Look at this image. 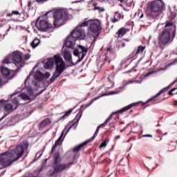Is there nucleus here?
Instances as JSON below:
<instances>
[{
	"label": "nucleus",
	"mask_w": 177,
	"mask_h": 177,
	"mask_svg": "<svg viewBox=\"0 0 177 177\" xmlns=\"http://www.w3.org/2000/svg\"><path fill=\"white\" fill-rule=\"evenodd\" d=\"M28 8H30V6H31V1H28Z\"/></svg>",
	"instance_id": "obj_60"
},
{
	"label": "nucleus",
	"mask_w": 177,
	"mask_h": 177,
	"mask_svg": "<svg viewBox=\"0 0 177 177\" xmlns=\"http://www.w3.org/2000/svg\"><path fill=\"white\" fill-rule=\"evenodd\" d=\"M6 115H3L1 118H0V121H2V120H3V118H5Z\"/></svg>",
	"instance_id": "obj_61"
},
{
	"label": "nucleus",
	"mask_w": 177,
	"mask_h": 177,
	"mask_svg": "<svg viewBox=\"0 0 177 177\" xmlns=\"http://www.w3.org/2000/svg\"><path fill=\"white\" fill-rule=\"evenodd\" d=\"M64 59L66 62H71V54L70 53V52L67 50H65L64 52Z\"/></svg>",
	"instance_id": "obj_28"
},
{
	"label": "nucleus",
	"mask_w": 177,
	"mask_h": 177,
	"mask_svg": "<svg viewBox=\"0 0 177 177\" xmlns=\"http://www.w3.org/2000/svg\"><path fill=\"white\" fill-rule=\"evenodd\" d=\"M109 138H106L105 140L102 142L99 147L100 149H103L104 147H106L107 145L109 144Z\"/></svg>",
	"instance_id": "obj_33"
},
{
	"label": "nucleus",
	"mask_w": 177,
	"mask_h": 177,
	"mask_svg": "<svg viewBox=\"0 0 177 177\" xmlns=\"http://www.w3.org/2000/svg\"><path fill=\"white\" fill-rule=\"evenodd\" d=\"M82 116V113H78L76 115V118L69 122L64 128V131H66V135H67V133H68V132H70V129H77V127H78V122H80V120H81V117Z\"/></svg>",
	"instance_id": "obj_9"
},
{
	"label": "nucleus",
	"mask_w": 177,
	"mask_h": 177,
	"mask_svg": "<svg viewBox=\"0 0 177 177\" xmlns=\"http://www.w3.org/2000/svg\"><path fill=\"white\" fill-rule=\"evenodd\" d=\"M87 53H88V49H86V48L81 45L78 46V48H75L73 50L74 56H77V57H78V59L77 60L75 64L71 62L72 66H75L77 63H80V62H82V59H84V57H85V55H86Z\"/></svg>",
	"instance_id": "obj_8"
},
{
	"label": "nucleus",
	"mask_w": 177,
	"mask_h": 177,
	"mask_svg": "<svg viewBox=\"0 0 177 177\" xmlns=\"http://www.w3.org/2000/svg\"><path fill=\"white\" fill-rule=\"evenodd\" d=\"M44 78H49L50 77V73L49 72H46L44 75H43Z\"/></svg>",
	"instance_id": "obj_41"
},
{
	"label": "nucleus",
	"mask_w": 177,
	"mask_h": 177,
	"mask_svg": "<svg viewBox=\"0 0 177 177\" xmlns=\"http://www.w3.org/2000/svg\"><path fill=\"white\" fill-rule=\"evenodd\" d=\"M100 129V127L98 126L96 129V131H95L93 136L89 139V142H92V140H93V139H95V138H96V136H97V133H99Z\"/></svg>",
	"instance_id": "obj_36"
},
{
	"label": "nucleus",
	"mask_w": 177,
	"mask_h": 177,
	"mask_svg": "<svg viewBox=\"0 0 177 177\" xmlns=\"http://www.w3.org/2000/svg\"><path fill=\"white\" fill-rule=\"evenodd\" d=\"M97 99H99V97L92 99V100H91L89 104L91 105L92 103H93V102H95V100H97Z\"/></svg>",
	"instance_id": "obj_46"
},
{
	"label": "nucleus",
	"mask_w": 177,
	"mask_h": 177,
	"mask_svg": "<svg viewBox=\"0 0 177 177\" xmlns=\"http://www.w3.org/2000/svg\"><path fill=\"white\" fill-rule=\"evenodd\" d=\"M20 97H14L12 101V106H14V108L15 109H17V107H19V106L20 105V104H19V99Z\"/></svg>",
	"instance_id": "obj_30"
},
{
	"label": "nucleus",
	"mask_w": 177,
	"mask_h": 177,
	"mask_svg": "<svg viewBox=\"0 0 177 177\" xmlns=\"http://www.w3.org/2000/svg\"><path fill=\"white\" fill-rule=\"evenodd\" d=\"M31 57V55L28 53L25 54L24 57V59L27 61L28 60V59H30Z\"/></svg>",
	"instance_id": "obj_39"
},
{
	"label": "nucleus",
	"mask_w": 177,
	"mask_h": 177,
	"mask_svg": "<svg viewBox=\"0 0 177 177\" xmlns=\"http://www.w3.org/2000/svg\"><path fill=\"white\" fill-rule=\"evenodd\" d=\"M36 27L39 31H48V30L53 28L52 24L46 20L41 19V18H39L36 21Z\"/></svg>",
	"instance_id": "obj_10"
},
{
	"label": "nucleus",
	"mask_w": 177,
	"mask_h": 177,
	"mask_svg": "<svg viewBox=\"0 0 177 177\" xmlns=\"http://www.w3.org/2000/svg\"><path fill=\"white\" fill-rule=\"evenodd\" d=\"M145 49H146V46H140L138 47V49L136 51V53L137 55H139V53H143Z\"/></svg>",
	"instance_id": "obj_31"
},
{
	"label": "nucleus",
	"mask_w": 177,
	"mask_h": 177,
	"mask_svg": "<svg viewBox=\"0 0 177 177\" xmlns=\"http://www.w3.org/2000/svg\"><path fill=\"white\" fill-rule=\"evenodd\" d=\"M48 15H52L54 19L53 24L55 28L64 26V24L68 20V11L66 9H57L54 11H50L46 13Z\"/></svg>",
	"instance_id": "obj_4"
},
{
	"label": "nucleus",
	"mask_w": 177,
	"mask_h": 177,
	"mask_svg": "<svg viewBox=\"0 0 177 177\" xmlns=\"http://www.w3.org/2000/svg\"><path fill=\"white\" fill-rule=\"evenodd\" d=\"M127 46V44L125 43L122 44V48H125Z\"/></svg>",
	"instance_id": "obj_56"
},
{
	"label": "nucleus",
	"mask_w": 177,
	"mask_h": 177,
	"mask_svg": "<svg viewBox=\"0 0 177 177\" xmlns=\"http://www.w3.org/2000/svg\"><path fill=\"white\" fill-rule=\"evenodd\" d=\"M74 109H71L68 111L64 112V114L59 118V121H64L66 118H68L71 113H73Z\"/></svg>",
	"instance_id": "obj_26"
},
{
	"label": "nucleus",
	"mask_w": 177,
	"mask_h": 177,
	"mask_svg": "<svg viewBox=\"0 0 177 177\" xmlns=\"http://www.w3.org/2000/svg\"><path fill=\"white\" fill-rule=\"evenodd\" d=\"M169 88H165L163 89H162L159 93H158L156 95H154L153 97H151V99H150L149 100H148V102H150V100H154V99H156V97H158V96H160V95H161L162 93H164V92H167L168 91Z\"/></svg>",
	"instance_id": "obj_29"
},
{
	"label": "nucleus",
	"mask_w": 177,
	"mask_h": 177,
	"mask_svg": "<svg viewBox=\"0 0 177 177\" xmlns=\"http://www.w3.org/2000/svg\"><path fill=\"white\" fill-rule=\"evenodd\" d=\"M75 158H73V160L69 162L60 163L62 161V158H60V153L59 152H55L54 153L53 162V171L48 174V176L57 177V174L59 172H63V171H66V169H70V168H71V165H74V164H75L74 162Z\"/></svg>",
	"instance_id": "obj_3"
},
{
	"label": "nucleus",
	"mask_w": 177,
	"mask_h": 177,
	"mask_svg": "<svg viewBox=\"0 0 177 177\" xmlns=\"http://www.w3.org/2000/svg\"><path fill=\"white\" fill-rule=\"evenodd\" d=\"M84 34H85V30L84 29H81V27L77 26L73 30L70 37L73 39H75H75H78V38H81V37H82V35H84Z\"/></svg>",
	"instance_id": "obj_13"
},
{
	"label": "nucleus",
	"mask_w": 177,
	"mask_h": 177,
	"mask_svg": "<svg viewBox=\"0 0 177 177\" xmlns=\"http://www.w3.org/2000/svg\"><path fill=\"white\" fill-rule=\"evenodd\" d=\"M36 80L37 81H43V80H44V75L42 74L41 75L37 76L36 77Z\"/></svg>",
	"instance_id": "obj_40"
},
{
	"label": "nucleus",
	"mask_w": 177,
	"mask_h": 177,
	"mask_svg": "<svg viewBox=\"0 0 177 177\" xmlns=\"http://www.w3.org/2000/svg\"><path fill=\"white\" fill-rule=\"evenodd\" d=\"M54 59L56 66L53 75L50 79V82H55L56 78H59V77L62 75V73L64 72V70L67 68V67H66V62H64L63 58H62L59 55H54Z\"/></svg>",
	"instance_id": "obj_7"
},
{
	"label": "nucleus",
	"mask_w": 177,
	"mask_h": 177,
	"mask_svg": "<svg viewBox=\"0 0 177 177\" xmlns=\"http://www.w3.org/2000/svg\"><path fill=\"white\" fill-rule=\"evenodd\" d=\"M46 1V0H36V1L37 2H44V1Z\"/></svg>",
	"instance_id": "obj_59"
},
{
	"label": "nucleus",
	"mask_w": 177,
	"mask_h": 177,
	"mask_svg": "<svg viewBox=\"0 0 177 177\" xmlns=\"http://www.w3.org/2000/svg\"><path fill=\"white\" fill-rule=\"evenodd\" d=\"M2 107H3L4 111H6V113L3 115H6L5 117H6V115H9L10 113H13L14 110H16V109L14 108L13 104L10 103L2 102Z\"/></svg>",
	"instance_id": "obj_15"
},
{
	"label": "nucleus",
	"mask_w": 177,
	"mask_h": 177,
	"mask_svg": "<svg viewBox=\"0 0 177 177\" xmlns=\"http://www.w3.org/2000/svg\"><path fill=\"white\" fill-rule=\"evenodd\" d=\"M15 154L17 157H15V155L10 151L0 153V163L3 165L4 168L10 167L13 162H15V161L19 160V158L23 157V155L24 154V147H23V145L17 146Z\"/></svg>",
	"instance_id": "obj_2"
},
{
	"label": "nucleus",
	"mask_w": 177,
	"mask_h": 177,
	"mask_svg": "<svg viewBox=\"0 0 177 177\" xmlns=\"http://www.w3.org/2000/svg\"><path fill=\"white\" fill-rule=\"evenodd\" d=\"M129 84H132V81L129 80L127 82L125 83V85H129Z\"/></svg>",
	"instance_id": "obj_52"
},
{
	"label": "nucleus",
	"mask_w": 177,
	"mask_h": 177,
	"mask_svg": "<svg viewBox=\"0 0 177 177\" xmlns=\"http://www.w3.org/2000/svg\"><path fill=\"white\" fill-rule=\"evenodd\" d=\"M120 138H121V136H117L115 138V140H118V139H120Z\"/></svg>",
	"instance_id": "obj_55"
},
{
	"label": "nucleus",
	"mask_w": 177,
	"mask_h": 177,
	"mask_svg": "<svg viewBox=\"0 0 177 177\" xmlns=\"http://www.w3.org/2000/svg\"><path fill=\"white\" fill-rule=\"evenodd\" d=\"M151 74H154V71H150L148 73L145 74V77H149V75H151Z\"/></svg>",
	"instance_id": "obj_42"
},
{
	"label": "nucleus",
	"mask_w": 177,
	"mask_h": 177,
	"mask_svg": "<svg viewBox=\"0 0 177 177\" xmlns=\"http://www.w3.org/2000/svg\"><path fill=\"white\" fill-rule=\"evenodd\" d=\"M176 104H177V100H175L174 101V106H176Z\"/></svg>",
	"instance_id": "obj_64"
},
{
	"label": "nucleus",
	"mask_w": 177,
	"mask_h": 177,
	"mask_svg": "<svg viewBox=\"0 0 177 177\" xmlns=\"http://www.w3.org/2000/svg\"><path fill=\"white\" fill-rule=\"evenodd\" d=\"M50 125V119L49 118H45L42 120V122H40L39 125V129L41 131V129H44L45 127Z\"/></svg>",
	"instance_id": "obj_23"
},
{
	"label": "nucleus",
	"mask_w": 177,
	"mask_h": 177,
	"mask_svg": "<svg viewBox=\"0 0 177 177\" xmlns=\"http://www.w3.org/2000/svg\"><path fill=\"white\" fill-rule=\"evenodd\" d=\"M164 1L162 0H156L149 3L147 10V16L148 19L153 20V19L156 17V15L154 13L161 12V10L164 9Z\"/></svg>",
	"instance_id": "obj_6"
},
{
	"label": "nucleus",
	"mask_w": 177,
	"mask_h": 177,
	"mask_svg": "<svg viewBox=\"0 0 177 177\" xmlns=\"http://www.w3.org/2000/svg\"><path fill=\"white\" fill-rule=\"evenodd\" d=\"M115 93H118V92H112L111 95H115Z\"/></svg>",
	"instance_id": "obj_62"
},
{
	"label": "nucleus",
	"mask_w": 177,
	"mask_h": 177,
	"mask_svg": "<svg viewBox=\"0 0 177 177\" xmlns=\"http://www.w3.org/2000/svg\"><path fill=\"white\" fill-rule=\"evenodd\" d=\"M136 55H138L136 53V51H133L127 57V60H131V59H133L135 57V56H136Z\"/></svg>",
	"instance_id": "obj_37"
},
{
	"label": "nucleus",
	"mask_w": 177,
	"mask_h": 177,
	"mask_svg": "<svg viewBox=\"0 0 177 177\" xmlns=\"http://www.w3.org/2000/svg\"><path fill=\"white\" fill-rule=\"evenodd\" d=\"M7 17H12L13 16V12H10L6 15Z\"/></svg>",
	"instance_id": "obj_50"
},
{
	"label": "nucleus",
	"mask_w": 177,
	"mask_h": 177,
	"mask_svg": "<svg viewBox=\"0 0 177 177\" xmlns=\"http://www.w3.org/2000/svg\"><path fill=\"white\" fill-rule=\"evenodd\" d=\"M89 24V21H84L83 23L80 24L77 26V27H80L81 30H84L83 27H88V25Z\"/></svg>",
	"instance_id": "obj_35"
},
{
	"label": "nucleus",
	"mask_w": 177,
	"mask_h": 177,
	"mask_svg": "<svg viewBox=\"0 0 177 177\" xmlns=\"http://www.w3.org/2000/svg\"><path fill=\"white\" fill-rule=\"evenodd\" d=\"M63 132L62 135L59 137V138L55 141V145L52 147L50 154H53L55 153V150H56V147L59 145H62V139H63Z\"/></svg>",
	"instance_id": "obj_21"
},
{
	"label": "nucleus",
	"mask_w": 177,
	"mask_h": 177,
	"mask_svg": "<svg viewBox=\"0 0 177 177\" xmlns=\"http://www.w3.org/2000/svg\"><path fill=\"white\" fill-rule=\"evenodd\" d=\"M2 86V80L0 79V86Z\"/></svg>",
	"instance_id": "obj_63"
},
{
	"label": "nucleus",
	"mask_w": 177,
	"mask_h": 177,
	"mask_svg": "<svg viewBox=\"0 0 177 177\" xmlns=\"http://www.w3.org/2000/svg\"><path fill=\"white\" fill-rule=\"evenodd\" d=\"M31 84H32V85H33V86H37V81L32 80L31 82Z\"/></svg>",
	"instance_id": "obj_48"
},
{
	"label": "nucleus",
	"mask_w": 177,
	"mask_h": 177,
	"mask_svg": "<svg viewBox=\"0 0 177 177\" xmlns=\"http://www.w3.org/2000/svg\"><path fill=\"white\" fill-rule=\"evenodd\" d=\"M124 19V15L122 13H120L118 12H115L113 15V19H111L112 23H117L120 21V20Z\"/></svg>",
	"instance_id": "obj_20"
},
{
	"label": "nucleus",
	"mask_w": 177,
	"mask_h": 177,
	"mask_svg": "<svg viewBox=\"0 0 177 177\" xmlns=\"http://www.w3.org/2000/svg\"><path fill=\"white\" fill-rule=\"evenodd\" d=\"M89 30L91 31L90 38L93 39L89 48L91 50L93 49L95 42H96V40L99 38V35H100V32L102 31V21L99 19H89Z\"/></svg>",
	"instance_id": "obj_5"
},
{
	"label": "nucleus",
	"mask_w": 177,
	"mask_h": 177,
	"mask_svg": "<svg viewBox=\"0 0 177 177\" xmlns=\"http://www.w3.org/2000/svg\"><path fill=\"white\" fill-rule=\"evenodd\" d=\"M109 126L111 129V128H114V122L109 123Z\"/></svg>",
	"instance_id": "obj_49"
},
{
	"label": "nucleus",
	"mask_w": 177,
	"mask_h": 177,
	"mask_svg": "<svg viewBox=\"0 0 177 177\" xmlns=\"http://www.w3.org/2000/svg\"><path fill=\"white\" fill-rule=\"evenodd\" d=\"M14 26L15 25L13 24H10V28L7 30V31H9L10 28H12V30H15Z\"/></svg>",
	"instance_id": "obj_47"
},
{
	"label": "nucleus",
	"mask_w": 177,
	"mask_h": 177,
	"mask_svg": "<svg viewBox=\"0 0 177 177\" xmlns=\"http://www.w3.org/2000/svg\"><path fill=\"white\" fill-rule=\"evenodd\" d=\"M18 97H21V99H23V100H30V97L24 93H22L19 95H18Z\"/></svg>",
	"instance_id": "obj_32"
},
{
	"label": "nucleus",
	"mask_w": 177,
	"mask_h": 177,
	"mask_svg": "<svg viewBox=\"0 0 177 177\" xmlns=\"http://www.w3.org/2000/svg\"><path fill=\"white\" fill-rule=\"evenodd\" d=\"M137 104H138L137 103L130 104L128 106H124L122 109L118 111L117 112L112 113L111 115L106 120V121L104 123L100 124L98 127L104 128V127L107 125L109 121H110V119L111 118V117H113V114H117V113H124V111H128V110H131V108L133 107V106H136Z\"/></svg>",
	"instance_id": "obj_12"
},
{
	"label": "nucleus",
	"mask_w": 177,
	"mask_h": 177,
	"mask_svg": "<svg viewBox=\"0 0 177 177\" xmlns=\"http://www.w3.org/2000/svg\"><path fill=\"white\" fill-rule=\"evenodd\" d=\"M89 143V140H87L84 142L77 145V147L73 148L74 153H78L81 149H85L86 147V145Z\"/></svg>",
	"instance_id": "obj_22"
},
{
	"label": "nucleus",
	"mask_w": 177,
	"mask_h": 177,
	"mask_svg": "<svg viewBox=\"0 0 177 177\" xmlns=\"http://www.w3.org/2000/svg\"><path fill=\"white\" fill-rule=\"evenodd\" d=\"M108 80L110 84V86L109 88H113V86H114V78L111 76H109Z\"/></svg>",
	"instance_id": "obj_34"
},
{
	"label": "nucleus",
	"mask_w": 177,
	"mask_h": 177,
	"mask_svg": "<svg viewBox=\"0 0 177 177\" xmlns=\"http://www.w3.org/2000/svg\"><path fill=\"white\" fill-rule=\"evenodd\" d=\"M143 138H153V136L151 134H144L142 135Z\"/></svg>",
	"instance_id": "obj_45"
},
{
	"label": "nucleus",
	"mask_w": 177,
	"mask_h": 177,
	"mask_svg": "<svg viewBox=\"0 0 177 177\" xmlns=\"http://www.w3.org/2000/svg\"><path fill=\"white\" fill-rule=\"evenodd\" d=\"M102 164H105V165H109V164H110V159L109 158H106L104 160H102Z\"/></svg>",
	"instance_id": "obj_38"
},
{
	"label": "nucleus",
	"mask_w": 177,
	"mask_h": 177,
	"mask_svg": "<svg viewBox=\"0 0 177 177\" xmlns=\"http://www.w3.org/2000/svg\"><path fill=\"white\" fill-rule=\"evenodd\" d=\"M12 12V15H15V16H19L21 15L20 12L17 10H13Z\"/></svg>",
	"instance_id": "obj_43"
},
{
	"label": "nucleus",
	"mask_w": 177,
	"mask_h": 177,
	"mask_svg": "<svg viewBox=\"0 0 177 177\" xmlns=\"http://www.w3.org/2000/svg\"><path fill=\"white\" fill-rule=\"evenodd\" d=\"M12 62L15 66H19L17 70H20L21 68L24 66V62H23V53L20 52L13 53Z\"/></svg>",
	"instance_id": "obj_11"
},
{
	"label": "nucleus",
	"mask_w": 177,
	"mask_h": 177,
	"mask_svg": "<svg viewBox=\"0 0 177 177\" xmlns=\"http://www.w3.org/2000/svg\"><path fill=\"white\" fill-rule=\"evenodd\" d=\"M75 42V40L69 36L66 38L65 41V46H66V48H73Z\"/></svg>",
	"instance_id": "obj_24"
},
{
	"label": "nucleus",
	"mask_w": 177,
	"mask_h": 177,
	"mask_svg": "<svg viewBox=\"0 0 177 177\" xmlns=\"http://www.w3.org/2000/svg\"><path fill=\"white\" fill-rule=\"evenodd\" d=\"M175 37H176V26L174 24V22L168 21L159 33L158 40L153 39V44L155 48H159V49L163 50L166 46L172 44Z\"/></svg>",
	"instance_id": "obj_1"
},
{
	"label": "nucleus",
	"mask_w": 177,
	"mask_h": 177,
	"mask_svg": "<svg viewBox=\"0 0 177 177\" xmlns=\"http://www.w3.org/2000/svg\"><path fill=\"white\" fill-rule=\"evenodd\" d=\"M143 16H145V15L143 13H142L140 15V19H143Z\"/></svg>",
	"instance_id": "obj_57"
},
{
	"label": "nucleus",
	"mask_w": 177,
	"mask_h": 177,
	"mask_svg": "<svg viewBox=\"0 0 177 177\" xmlns=\"http://www.w3.org/2000/svg\"><path fill=\"white\" fill-rule=\"evenodd\" d=\"M129 28L122 27L118 30L116 35H118V38H122V37H124L127 32H129Z\"/></svg>",
	"instance_id": "obj_19"
},
{
	"label": "nucleus",
	"mask_w": 177,
	"mask_h": 177,
	"mask_svg": "<svg viewBox=\"0 0 177 177\" xmlns=\"http://www.w3.org/2000/svg\"><path fill=\"white\" fill-rule=\"evenodd\" d=\"M3 168H6L3 167V165H2L1 162H0V169H3Z\"/></svg>",
	"instance_id": "obj_54"
},
{
	"label": "nucleus",
	"mask_w": 177,
	"mask_h": 177,
	"mask_svg": "<svg viewBox=\"0 0 177 177\" xmlns=\"http://www.w3.org/2000/svg\"><path fill=\"white\" fill-rule=\"evenodd\" d=\"M55 64V57L53 58H49L45 64L46 68H52Z\"/></svg>",
	"instance_id": "obj_25"
},
{
	"label": "nucleus",
	"mask_w": 177,
	"mask_h": 177,
	"mask_svg": "<svg viewBox=\"0 0 177 177\" xmlns=\"http://www.w3.org/2000/svg\"><path fill=\"white\" fill-rule=\"evenodd\" d=\"M107 52H113V48H111V46L107 48Z\"/></svg>",
	"instance_id": "obj_51"
},
{
	"label": "nucleus",
	"mask_w": 177,
	"mask_h": 177,
	"mask_svg": "<svg viewBox=\"0 0 177 177\" xmlns=\"http://www.w3.org/2000/svg\"><path fill=\"white\" fill-rule=\"evenodd\" d=\"M122 41H125V42H129V39L123 38Z\"/></svg>",
	"instance_id": "obj_53"
},
{
	"label": "nucleus",
	"mask_w": 177,
	"mask_h": 177,
	"mask_svg": "<svg viewBox=\"0 0 177 177\" xmlns=\"http://www.w3.org/2000/svg\"><path fill=\"white\" fill-rule=\"evenodd\" d=\"M1 74H2L3 77H4L5 78L8 77V78L10 80V78H13L15 72L13 71H10L8 68L2 67L1 68Z\"/></svg>",
	"instance_id": "obj_16"
},
{
	"label": "nucleus",
	"mask_w": 177,
	"mask_h": 177,
	"mask_svg": "<svg viewBox=\"0 0 177 177\" xmlns=\"http://www.w3.org/2000/svg\"><path fill=\"white\" fill-rule=\"evenodd\" d=\"M41 42V40L38 38H35L31 43H30V46L33 48L35 49L38 45H39Z\"/></svg>",
	"instance_id": "obj_27"
},
{
	"label": "nucleus",
	"mask_w": 177,
	"mask_h": 177,
	"mask_svg": "<svg viewBox=\"0 0 177 177\" xmlns=\"http://www.w3.org/2000/svg\"><path fill=\"white\" fill-rule=\"evenodd\" d=\"M3 63H4V64H9L10 62L9 61V59L6 58L3 59Z\"/></svg>",
	"instance_id": "obj_44"
},
{
	"label": "nucleus",
	"mask_w": 177,
	"mask_h": 177,
	"mask_svg": "<svg viewBox=\"0 0 177 177\" xmlns=\"http://www.w3.org/2000/svg\"><path fill=\"white\" fill-rule=\"evenodd\" d=\"M118 1H119L120 3H124V2H125V0H118Z\"/></svg>",
	"instance_id": "obj_58"
},
{
	"label": "nucleus",
	"mask_w": 177,
	"mask_h": 177,
	"mask_svg": "<svg viewBox=\"0 0 177 177\" xmlns=\"http://www.w3.org/2000/svg\"><path fill=\"white\" fill-rule=\"evenodd\" d=\"M107 62L108 64H110V62H111V60L109 59V57H107V55H103L101 60L97 63V67H103V66H104Z\"/></svg>",
	"instance_id": "obj_18"
},
{
	"label": "nucleus",
	"mask_w": 177,
	"mask_h": 177,
	"mask_svg": "<svg viewBox=\"0 0 177 177\" xmlns=\"http://www.w3.org/2000/svg\"><path fill=\"white\" fill-rule=\"evenodd\" d=\"M90 12H95L96 10L98 11V13H103L106 10V8L104 7L101 6L100 4L96 2H93V1H90Z\"/></svg>",
	"instance_id": "obj_14"
},
{
	"label": "nucleus",
	"mask_w": 177,
	"mask_h": 177,
	"mask_svg": "<svg viewBox=\"0 0 177 177\" xmlns=\"http://www.w3.org/2000/svg\"><path fill=\"white\" fill-rule=\"evenodd\" d=\"M30 77H31V74H29L24 82V84H25V86H26L27 88V93H28V95H30V96H32V95H34V89L31 86H27V84H28V81Z\"/></svg>",
	"instance_id": "obj_17"
}]
</instances>
